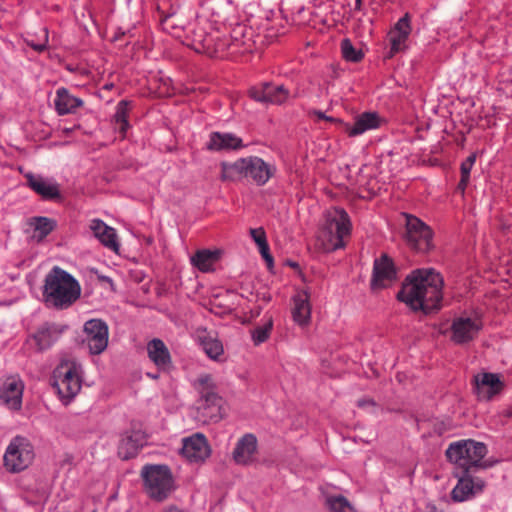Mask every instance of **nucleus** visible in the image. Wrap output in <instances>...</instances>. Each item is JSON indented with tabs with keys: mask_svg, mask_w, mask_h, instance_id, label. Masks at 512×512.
Returning <instances> with one entry per match:
<instances>
[{
	"mask_svg": "<svg viewBox=\"0 0 512 512\" xmlns=\"http://www.w3.org/2000/svg\"><path fill=\"white\" fill-rule=\"evenodd\" d=\"M327 505L332 512H356L354 507L344 496L328 497Z\"/></svg>",
	"mask_w": 512,
	"mask_h": 512,
	"instance_id": "34",
	"label": "nucleus"
},
{
	"mask_svg": "<svg viewBox=\"0 0 512 512\" xmlns=\"http://www.w3.org/2000/svg\"><path fill=\"white\" fill-rule=\"evenodd\" d=\"M129 116V102L126 100H121L116 106V112L114 115V120L116 124V129L119 133L124 137L130 125L128 122Z\"/></svg>",
	"mask_w": 512,
	"mask_h": 512,
	"instance_id": "32",
	"label": "nucleus"
},
{
	"mask_svg": "<svg viewBox=\"0 0 512 512\" xmlns=\"http://www.w3.org/2000/svg\"><path fill=\"white\" fill-rule=\"evenodd\" d=\"M85 342L92 354L102 353L108 345L109 330L100 319H91L84 324Z\"/></svg>",
	"mask_w": 512,
	"mask_h": 512,
	"instance_id": "10",
	"label": "nucleus"
},
{
	"mask_svg": "<svg viewBox=\"0 0 512 512\" xmlns=\"http://www.w3.org/2000/svg\"><path fill=\"white\" fill-rule=\"evenodd\" d=\"M486 454V445L471 439L453 442L446 450L448 460L465 472H472L482 467V460Z\"/></svg>",
	"mask_w": 512,
	"mask_h": 512,
	"instance_id": "4",
	"label": "nucleus"
},
{
	"mask_svg": "<svg viewBox=\"0 0 512 512\" xmlns=\"http://www.w3.org/2000/svg\"><path fill=\"white\" fill-rule=\"evenodd\" d=\"M56 110L60 115L74 113L77 108L83 105V101L69 93L65 88H59L54 100Z\"/></svg>",
	"mask_w": 512,
	"mask_h": 512,
	"instance_id": "29",
	"label": "nucleus"
},
{
	"mask_svg": "<svg viewBox=\"0 0 512 512\" xmlns=\"http://www.w3.org/2000/svg\"><path fill=\"white\" fill-rule=\"evenodd\" d=\"M147 354L159 370L166 371L171 366L170 352L162 340L155 338L149 341L147 344Z\"/></svg>",
	"mask_w": 512,
	"mask_h": 512,
	"instance_id": "21",
	"label": "nucleus"
},
{
	"mask_svg": "<svg viewBox=\"0 0 512 512\" xmlns=\"http://www.w3.org/2000/svg\"><path fill=\"white\" fill-rule=\"evenodd\" d=\"M146 437L145 434L141 431H131L122 437L118 454L124 459H130L137 455L139 449L145 444Z\"/></svg>",
	"mask_w": 512,
	"mask_h": 512,
	"instance_id": "22",
	"label": "nucleus"
},
{
	"mask_svg": "<svg viewBox=\"0 0 512 512\" xmlns=\"http://www.w3.org/2000/svg\"><path fill=\"white\" fill-rule=\"evenodd\" d=\"M90 229L94 236L108 249L117 252L119 250V243L117 234L114 228L106 225L100 219H93L90 222Z\"/></svg>",
	"mask_w": 512,
	"mask_h": 512,
	"instance_id": "23",
	"label": "nucleus"
},
{
	"mask_svg": "<svg viewBox=\"0 0 512 512\" xmlns=\"http://www.w3.org/2000/svg\"><path fill=\"white\" fill-rule=\"evenodd\" d=\"M362 0H355V10H361Z\"/></svg>",
	"mask_w": 512,
	"mask_h": 512,
	"instance_id": "49",
	"label": "nucleus"
},
{
	"mask_svg": "<svg viewBox=\"0 0 512 512\" xmlns=\"http://www.w3.org/2000/svg\"><path fill=\"white\" fill-rule=\"evenodd\" d=\"M250 235L258 246L267 242L266 234L263 228L250 229Z\"/></svg>",
	"mask_w": 512,
	"mask_h": 512,
	"instance_id": "41",
	"label": "nucleus"
},
{
	"mask_svg": "<svg viewBox=\"0 0 512 512\" xmlns=\"http://www.w3.org/2000/svg\"><path fill=\"white\" fill-rule=\"evenodd\" d=\"M246 172L247 157L240 158L233 163L222 162L220 179L223 182H236L243 178H246Z\"/></svg>",
	"mask_w": 512,
	"mask_h": 512,
	"instance_id": "28",
	"label": "nucleus"
},
{
	"mask_svg": "<svg viewBox=\"0 0 512 512\" xmlns=\"http://www.w3.org/2000/svg\"><path fill=\"white\" fill-rule=\"evenodd\" d=\"M463 163L470 167H473V165L475 163V156L474 155L469 156Z\"/></svg>",
	"mask_w": 512,
	"mask_h": 512,
	"instance_id": "46",
	"label": "nucleus"
},
{
	"mask_svg": "<svg viewBox=\"0 0 512 512\" xmlns=\"http://www.w3.org/2000/svg\"><path fill=\"white\" fill-rule=\"evenodd\" d=\"M258 247H259V251H260L261 255L263 256V258L268 262V264H271L273 262V259H272L271 255L269 254L268 243L266 242L263 245H260Z\"/></svg>",
	"mask_w": 512,
	"mask_h": 512,
	"instance_id": "44",
	"label": "nucleus"
},
{
	"mask_svg": "<svg viewBox=\"0 0 512 512\" xmlns=\"http://www.w3.org/2000/svg\"><path fill=\"white\" fill-rule=\"evenodd\" d=\"M474 393L479 400H491L503 389V383L498 374L481 372L473 376Z\"/></svg>",
	"mask_w": 512,
	"mask_h": 512,
	"instance_id": "13",
	"label": "nucleus"
},
{
	"mask_svg": "<svg viewBox=\"0 0 512 512\" xmlns=\"http://www.w3.org/2000/svg\"><path fill=\"white\" fill-rule=\"evenodd\" d=\"M141 476L147 494L156 501L165 500L174 490L173 476L166 465H145Z\"/></svg>",
	"mask_w": 512,
	"mask_h": 512,
	"instance_id": "5",
	"label": "nucleus"
},
{
	"mask_svg": "<svg viewBox=\"0 0 512 512\" xmlns=\"http://www.w3.org/2000/svg\"><path fill=\"white\" fill-rule=\"evenodd\" d=\"M257 452V438L253 434L241 437L233 451V459L237 464L247 465L253 462Z\"/></svg>",
	"mask_w": 512,
	"mask_h": 512,
	"instance_id": "20",
	"label": "nucleus"
},
{
	"mask_svg": "<svg viewBox=\"0 0 512 512\" xmlns=\"http://www.w3.org/2000/svg\"><path fill=\"white\" fill-rule=\"evenodd\" d=\"M170 18H171V16H165V17L162 19V24H163V25L168 24V22H169Z\"/></svg>",
	"mask_w": 512,
	"mask_h": 512,
	"instance_id": "50",
	"label": "nucleus"
},
{
	"mask_svg": "<svg viewBox=\"0 0 512 512\" xmlns=\"http://www.w3.org/2000/svg\"><path fill=\"white\" fill-rule=\"evenodd\" d=\"M44 32V42L42 44H35L33 42H28V45L31 46L34 50L38 52H42L46 49V44L48 42V32L46 29H43Z\"/></svg>",
	"mask_w": 512,
	"mask_h": 512,
	"instance_id": "43",
	"label": "nucleus"
},
{
	"mask_svg": "<svg viewBox=\"0 0 512 512\" xmlns=\"http://www.w3.org/2000/svg\"><path fill=\"white\" fill-rule=\"evenodd\" d=\"M275 171V167L263 159L256 156L247 157L246 178L250 177L257 185L266 184Z\"/></svg>",
	"mask_w": 512,
	"mask_h": 512,
	"instance_id": "19",
	"label": "nucleus"
},
{
	"mask_svg": "<svg viewBox=\"0 0 512 512\" xmlns=\"http://www.w3.org/2000/svg\"><path fill=\"white\" fill-rule=\"evenodd\" d=\"M460 169H461V179L458 184V188L461 189L462 191H464L468 184V181L470 178V171H471L472 167H470L462 162Z\"/></svg>",
	"mask_w": 512,
	"mask_h": 512,
	"instance_id": "40",
	"label": "nucleus"
},
{
	"mask_svg": "<svg viewBox=\"0 0 512 512\" xmlns=\"http://www.w3.org/2000/svg\"><path fill=\"white\" fill-rule=\"evenodd\" d=\"M29 226L33 229L31 238L40 242L53 231L55 225L47 217H34L30 219Z\"/></svg>",
	"mask_w": 512,
	"mask_h": 512,
	"instance_id": "31",
	"label": "nucleus"
},
{
	"mask_svg": "<svg viewBox=\"0 0 512 512\" xmlns=\"http://www.w3.org/2000/svg\"><path fill=\"white\" fill-rule=\"evenodd\" d=\"M24 384L17 376L8 377L0 387V400L8 408L19 410L22 404Z\"/></svg>",
	"mask_w": 512,
	"mask_h": 512,
	"instance_id": "17",
	"label": "nucleus"
},
{
	"mask_svg": "<svg viewBox=\"0 0 512 512\" xmlns=\"http://www.w3.org/2000/svg\"><path fill=\"white\" fill-rule=\"evenodd\" d=\"M406 240L408 245L419 252H427L432 247V231L423 221L413 215H405Z\"/></svg>",
	"mask_w": 512,
	"mask_h": 512,
	"instance_id": "9",
	"label": "nucleus"
},
{
	"mask_svg": "<svg viewBox=\"0 0 512 512\" xmlns=\"http://www.w3.org/2000/svg\"><path fill=\"white\" fill-rule=\"evenodd\" d=\"M392 31H397L399 34L409 36L411 28L408 15L400 18Z\"/></svg>",
	"mask_w": 512,
	"mask_h": 512,
	"instance_id": "39",
	"label": "nucleus"
},
{
	"mask_svg": "<svg viewBox=\"0 0 512 512\" xmlns=\"http://www.w3.org/2000/svg\"><path fill=\"white\" fill-rule=\"evenodd\" d=\"M26 179L29 187L43 199L51 200L60 197L59 186L56 183L33 174H27Z\"/></svg>",
	"mask_w": 512,
	"mask_h": 512,
	"instance_id": "25",
	"label": "nucleus"
},
{
	"mask_svg": "<svg viewBox=\"0 0 512 512\" xmlns=\"http://www.w3.org/2000/svg\"><path fill=\"white\" fill-rule=\"evenodd\" d=\"M125 33L124 32H121V34H117L115 37H114V40H118L119 39V35L123 36Z\"/></svg>",
	"mask_w": 512,
	"mask_h": 512,
	"instance_id": "52",
	"label": "nucleus"
},
{
	"mask_svg": "<svg viewBox=\"0 0 512 512\" xmlns=\"http://www.w3.org/2000/svg\"><path fill=\"white\" fill-rule=\"evenodd\" d=\"M81 294L78 281L58 266L53 267L45 277L43 296L46 303L58 309L70 307Z\"/></svg>",
	"mask_w": 512,
	"mask_h": 512,
	"instance_id": "2",
	"label": "nucleus"
},
{
	"mask_svg": "<svg viewBox=\"0 0 512 512\" xmlns=\"http://www.w3.org/2000/svg\"><path fill=\"white\" fill-rule=\"evenodd\" d=\"M147 375L152 378V379H157L159 377L158 374H151V373H147Z\"/></svg>",
	"mask_w": 512,
	"mask_h": 512,
	"instance_id": "51",
	"label": "nucleus"
},
{
	"mask_svg": "<svg viewBox=\"0 0 512 512\" xmlns=\"http://www.w3.org/2000/svg\"><path fill=\"white\" fill-rule=\"evenodd\" d=\"M34 448L31 442L22 436L14 437L9 443L3 457L7 471L18 473L30 466L34 459Z\"/></svg>",
	"mask_w": 512,
	"mask_h": 512,
	"instance_id": "6",
	"label": "nucleus"
},
{
	"mask_svg": "<svg viewBox=\"0 0 512 512\" xmlns=\"http://www.w3.org/2000/svg\"><path fill=\"white\" fill-rule=\"evenodd\" d=\"M201 346L207 356L213 360H219L223 355L224 349L221 341L211 333L205 332L199 336Z\"/></svg>",
	"mask_w": 512,
	"mask_h": 512,
	"instance_id": "30",
	"label": "nucleus"
},
{
	"mask_svg": "<svg viewBox=\"0 0 512 512\" xmlns=\"http://www.w3.org/2000/svg\"><path fill=\"white\" fill-rule=\"evenodd\" d=\"M463 163L470 167H473V165L475 163V156L474 155L469 156Z\"/></svg>",
	"mask_w": 512,
	"mask_h": 512,
	"instance_id": "47",
	"label": "nucleus"
},
{
	"mask_svg": "<svg viewBox=\"0 0 512 512\" xmlns=\"http://www.w3.org/2000/svg\"><path fill=\"white\" fill-rule=\"evenodd\" d=\"M337 121L342 124L343 130L350 137H355L368 130L377 129L380 126L381 118L376 112H364L355 118L354 124Z\"/></svg>",
	"mask_w": 512,
	"mask_h": 512,
	"instance_id": "18",
	"label": "nucleus"
},
{
	"mask_svg": "<svg viewBox=\"0 0 512 512\" xmlns=\"http://www.w3.org/2000/svg\"><path fill=\"white\" fill-rule=\"evenodd\" d=\"M244 26H237L232 31V42L230 47L234 49V51L245 52L250 49V45H247L245 40H242L240 37H244Z\"/></svg>",
	"mask_w": 512,
	"mask_h": 512,
	"instance_id": "36",
	"label": "nucleus"
},
{
	"mask_svg": "<svg viewBox=\"0 0 512 512\" xmlns=\"http://www.w3.org/2000/svg\"><path fill=\"white\" fill-rule=\"evenodd\" d=\"M408 36L397 33V31H390L389 40L391 44L389 57H393L396 53L402 51L405 47V42Z\"/></svg>",
	"mask_w": 512,
	"mask_h": 512,
	"instance_id": "38",
	"label": "nucleus"
},
{
	"mask_svg": "<svg viewBox=\"0 0 512 512\" xmlns=\"http://www.w3.org/2000/svg\"><path fill=\"white\" fill-rule=\"evenodd\" d=\"M357 406L367 411H373L376 404L371 398H363L357 401Z\"/></svg>",
	"mask_w": 512,
	"mask_h": 512,
	"instance_id": "42",
	"label": "nucleus"
},
{
	"mask_svg": "<svg viewBox=\"0 0 512 512\" xmlns=\"http://www.w3.org/2000/svg\"><path fill=\"white\" fill-rule=\"evenodd\" d=\"M216 260V254L208 250L197 251L191 258L192 264L202 272H208Z\"/></svg>",
	"mask_w": 512,
	"mask_h": 512,
	"instance_id": "33",
	"label": "nucleus"
},
{
	"mask_svg": "<svg viewBox=\"0 0 512 512\" xmlns=\"http://www.w3.org/2000/svg\"><path fill=\"white\" fill-rule=\"evenodd\" d=\"M310 295L307 291L303 290L298 292L294 298V307L292 309L293 320L298 325H306L310 321L311 306L309 303Z\"/></svg>",
	"mask_w": 512,
	"mask_h": 512,
	"instance_id": "27",
	"label": "nucleus"
},
{
	"mask_svg": "<svg viewBox=\"0 0 512 512\" xmlns=\"http://www.w3.org/2000/svg\"><path fill=\"white\" fill-rule=\"evenodd\" d=\"M443 279L433 269H419L407 277L398 299L412 310L428 313L438 309L442 299Z\"/></svg>",
	"mask_w": 512,
	"mask_h": 512,
	"instance_id": "1",
	"label": "nucleus"
},
{
	"mask_svg": "<svg viewBox=\"0 0 512 512\" xmlns=\"http://www.w3.org/2000/svg\"><path fill=\"white\" fill-rule=\"evenodd\" d=\"M63 332V328L53 323H45L33 335V339L39 350L43 351L50 348Z\"/></svg>",
	"mask_w": 512,
	"mask_h": 512,
	"instance_id": "24",
	"label": "nucleus"
},
{
	"mask_svg": "<svg viewBox=\"0 0 512 512\" xmlns=\"http://www.w3.org/2000/svg\"><path fill=\"white\" fill-rule=\"evenodd\" d=\"M272 327V318H269L264 325L256 327L252 332V338L254 343L258 345L265 342L270 336Z\"/></svg>",
	"mask_w": 512,
	"mask_h": 512,
	"instance_id": "37",
	"label": "nucleus"
},
{
	"mask_svg": "<svg viewBox=\"0 0 512 512\" xmlns=\"http://www.w3.org/2000/svg\"><path fill=\"white\" fill-rule=\"evenodd\" d=\"M249 95L260 103L281 105L288 99L290 93L283 85L265 82L252 87L249 90Z\"/></svg>",
	"mask_w": 512,
	"mask_h": 512,
	"instance_id": "12",
	"label": "nucleus"
},
{
	"mask_svg": "<svg viewBox=\"0 0 512 512\" xmlns=\"http://www.w3.org/2000/svg\"><path fill=\"white\" fill-rule=\"evenodd\" d=\"M54 387L61 399L70 401L81 389L78 367L74 362L63 361L54 371Z\"/></svg>",
	"mask_w": 512,
	"mask_h": 512,
	"instance_id": "8",
	"label": "nucleus"
},
{
	"mask_svg": "<svg viewBox=\"0 0 512 512\" xmlns=\"http://www.w3.org/2000/svg\"><path fill=\"white\" fill-rule=\"evenodd\" d=\"M316 116L319 118V119H323V120H330V121H333L332 118L330 117H327L323 112L321 111H317L315 112Z\"/></svg>",
	"mask_w": 512,
	"mask_h": 512,
	"instance_id": "48",
	"label": "nucleus"
},
{
	"mask_svg": "<svg viewBox=\"0 0 512 512\" xmlns=\"http://www.w3.org/2000/svg\"><path fill=\"white\" fill-rule=\"evenodd\" d=\"M181 453L190 462H200L210 455V446L203 434L196 433L183 439Z\"/></svg>",
	"mask_w": 512,
	"mask_h": 512,
	"instance_id": "16",
	"label": "nucleus"
},
{
	"mask_svg": "<svg viewBox=\"0 0 512 512\" xmlns=\"http://www.w3.org/2000/svg\"><path fill=\"white\" fill-rule=\"evenodd\" d=\"M162 512H185L182 508L177 505L170 504L163 508Z\"/></svg>",
	"mask_w": 512,
	"mask_h": 512,
	"instance_id": "45",
	"label": "nucleus"
},
{
	"mask_svg": "<svg viewBox=\"0 0 512 512\" xmlns=\"http://www.w3.org/2000/svg\"><path fill=\"white\" fill-rule=\"evenodd\" d=\"M241 147H243L241 138L231 133L213 132L207 143V149L212 151L236 150Z\"/></svg>",
	"mask_w": 512,
	"mask_h": 512,
	"instance_id": "26",
	"label": "nucleus"
},
{
	"mask_svg": "<svg viewBox=\"0 0 512 512\" xmlns=\"http://www.w3.org/2000/svg\"><path fill=\"white\" fill-rule=\"evenodd\" d=\"M471 472L461 470V474H456L459 478L458 483L451 492V497L456 502L469 500L475 495L481 493L485 487V482L479 477H473Z\"/></svg>",
	"mask_w": 512,
	"mask_h": 512,
	"instance_id": "11",
	"label": "nucleus"
},
{
	"mask_svg": "<svg viewBox=\"0 0 512 512\" xmlns=\"http://www.w3.org/2000/svg\"><path fill=\"white\" fill-rule=\"evenodd\" d=\"M341 51L343 58L347 61L359 62L363 58V53L357 50L348 38L342 40Z\"/></svg>",
	"mask_w": 512,
	"mask_h": 512,
	"instance_id": "35",
	"label": "nucleus"
},
{
	"mask_svg": "<svg viewBox=\"0 0 512 512\" xmlns=\"http://www.w3.org/2000/svg\"><path fill=\"white\" fill-rule=\"evenodd\" d=\"M352 224L348 213L339 207L328 210L325 223L318 236L321 248L332 252L345 247V239L351 234Z\"/></svg>",
	"mask_w": 512,
	"mask_h": 512,
	"instance_id": "3",
	"label": "nucleus"
},
{
	"mask_svg": "<svg viewBox=\"0 0 512 512\" xmlns=\"http://www.w3.org/2000/svg\"><path fill=\"white\" fill-rule=\"evenodd\" d=\"M210 381V376L199 379L203 388L197 401V413L199 421L203 423L218 422L223 417V399L208 388Z\"/></svg>",
	"mask_w": 512,
	"mask_h": 512,
	"instance_id": "7",
	"label": "nucleus"
},
{
	"mask_svg": "<svg viewBox=\"0 0 512 512\" xmlns=\"http://www.w3.org/2000/svg\"><path fill=\"white\" fill-rule=\"evenodd\" d=\"M480 320L469 317H458L451 325V340L456 344H466L474 340L481 330Z\"/></svg>",
	"mask_w": 512,
	"mask_h": 512,
	"instance_id": "14",
	"label": "nucleus"
},
{
	"mask_svg": "<svg viewBox=\"0 0 512 512\" xmlns=\"http://www.w3.org/2000/svg\"><path fill=\"white\" fill-rule=\"evenodd\" d=\"M396 280V269L393 261L386 254L375 259L371 286L373 289H383Z\"/></svg>",
	"mask_w": 512,
	"mask_h": 512,
	"instance_id": "15",
	"label": "nucleus"
}]
</instances>
